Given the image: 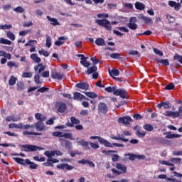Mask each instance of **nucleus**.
Instances as JSON below:
<instances>
[{
  "mask_svg": "<svg viewBox=\"0 0 182 182\" xmlns=\"http://www.w3.org/2000/svg\"><path fill=\"white\" fill-rule=\"evenodd\" d=\"M105 92H108V93L113 92L115 96H120L122 99L127 98V92L124 89L117 90V87H107L105 89Z\"/></svg>",
  "mask_w": 182,
  "mask_h": 182,
  "instance_id": "obj_1",
  "label": "nucleus"
},
{
  "mask_svg": "<svg viewBox=\"0 0 182 182\" xmlns=\"http://www.w3.org/2000/svg\"><path fill=\"white\" fill-rule=\"evenodd\" d=\"M44 154L48 157V161H51V163H59L58 159H53V157H55V156H63V153L58 150L46 151Z\"/></svg>",
  "mask_w": 182,
  "mask_h": 182,
  "instance_id": "obj_2",
  "label": "nucleus"
},
{
  "mask_svg": "<svg viewBox=\"0 0 182 182\" xmlns=\"http://www.w3.org/2000/svg\"><path fill=\"white\" fill-rule=\"evenodd\" d=\"M116 168H112L111 171L115 174V176H120L122 174H125L126 171H127V166L124 164L116 163L115 164ZM119 170V171H118Z\"/></svg>",
  "mask_w": 182,
  "mask_h": 182,
  "instance_id": "obj_3",
  "label": "nucleus"
},
{
  "mask_svg": "<svg viewBox=\"0 0 182 182\" xmlns=\"http://www.w3.org/2000/svg\"><path fill=\"white\" fill-rule=\"evenodd\" d=\"M95 23L102 26L106 31H112V29L111 23L106 18L95 20Z\"/></svg>",
  "mask_w": 182,
  "mask_h": 182,
  "instance_id": "obj_4",
  "label": "nucleus"
},
{
  "mask_svg": "<svg viewBox=\"0 0 182 182\" xmlns=\"http://www.w3.org/2000/svg\"><path fill=\"white\" fill-rule=\"evenodd\" d=\"M90 139L91 140H96L97 139L99 143H100V144H102L103 146H105V147H113V145L112 144V143L109 142L107 140L99 136H91L90 137Z\"/></svg>",
  "mask_w": 182,
  "mask_h": 182,
  "instance_id": "obj_5",
  "label": "nucleus"
},
{
  "mask_svg": "<svg viewBox=\"0 0 182 182\" xmlns=\"http://www.w3.org/2000/svg\"><path fill=\"white\" fill-rule=\"evenodd\" d=\"M22 149H24V151H36L37 150H38L39 151H41V150H45L44 148L41 147V146H35V145H22Z\"/></svg>",
  "mask_w": 182,
  "mask_h": 182,
  "instance_id": "obj_6",
  "label": "nucleus"
},
{
  "mask_svg": "<svg viewBox=\"0 0 182 182\" xmlns=\"http://www.w3.org/2000/svg\"><path fill=\"white\" fill-rule=\"evenodd\" d=\"M97 109L98 113L101 114H106L109 112V107H107V105L105 102H100Z\"/></svg>",
  "mask_w": 182,
  "mask_h": 182,
  "instance_id": "obj_7",
  "label": "nucleus"
},
{
  "mask_svg": "<svg viewBox=\"0 0 182 182\" xmlns=\"http://www.w3.org/2000/svg\"><path fill=\"white\" fill-rule=\"evenodd\" d=\"M136 22H137V18L132 17L130 18L129 23L127 24L128 28L132 31H136L138 27L137 24H136Z\"/></svg>",
  "mask_w": 182,
  "mask_h": 182,
  "instance_id": "obj_8",
  "label": "nucleus"
},
{
  "mask_svg": "<svg viewBox=\"0 0 182 182\" xmlns=\"http://www.w3.org/2000/svg\"><path fill=\"white\" fill-rule=\"evenodd\" d=\"M164 114L166 117H172V119H177V117H180V112L178 111L173 112V111H166Z\"/></svg>",
  "mask_w": 182,
  "mask_h": 182,
  "instance_id": "obj_9",
  "label": "nucleus"
},
{
  "mask_svg": "<svg viewBox=\"0 0 182 182\" xmlns=\"http://www.w3.org/2000/svg\"><path fill=\"white\" fill-rule=\"evenodd\" d=\"M132 119L129 116H126L124 117H119L118 119V123L122 124H130V122H132Z\"/></svg>",
  "mask_w": 182,
  "mask_h": 182,
  "instance_id": "obj_10",
  "label": "nucleus"
},
{
  "mask_svg": "<svg viewBox=\"0 0 182 182\" xmlns=\"http://www.w3.org/2000/svg\"><path fill=\"white\" fill-rule=\"evenodd\" d=\"M52 79H56L57 80H62L63 79V74L62 73L53 70L51 73Z\"/></svg>",
  "mask_w": 182,
  "mask_h": 182,
  "instance_id": "obj_11",
  "label": "nucleus"
},
{
  "mask_svg": "<svg viewBox=\"0 0 182 182\" xmlns=\"http://www.w3.org/2000/svg\"><path fill=\"white\" fill-rule=\"evenodd\" d=\"M57 168H58L59 170L70 171V170H73L74 167L73 166H70L66 164H60L57 165Z\"/></svg>",
  "mask_w": 182,
  "mask_h": 182,
  "instance_id": "obj_12",
  "label": "nucleus"
},
{
  "mask_svg": "<svg viewBox=\"0 0 182 182\" xmlns=\"http://www.w3.org/2000/svg\"><path fill=\"white\" fill-rule=\"evenodd\" d=\"M36 129L37 132H43L48 130V128H46V127L43 124V122H38L36 124Z\"/></svg>",
  "mask_w": 182,
  "mask_h": 182,
  "instance_id": "obj_13",
  "label": "nucleus"
},
{
  "mask_svg": "<svg viewBox=\"0 0 182 182\" xmlns=\"http://www.w3.org/2000/svg\"><path fill=\"white\" fill-rule=\"evenodd\" d=\"M46 18L48 19V22H50V25H53V26H60V23H59L58 19L55 18H52L50 16H47Z\"/></svg>",
  "mask_w": 182,
  "mask_h": 182,
  "instance_id": "obj_14",
  "label": "nucleus"
},
{
  "mask_svg": "<svg viewBox=\"0 0 182 182\" xmlns=\"http://www.w3.org/2000/svg\"><path fill=\"white\" fill-rule=\"evenodd\" d=\"M14 160L18 164H21L22 166H26V164H31V161L29 159H23L21 158H14Z\"/></svg>",
  "mask_w": 182,
  "mask_h": 182,
  "instance_id": "obj_15",
  "label": "nucleus"
},
{
  "mask_svg": "<svg viewBox=\"0 0 182 182\" xmlns=\"http://www.w3.org/2000/svg\"><path fill=\"white\" fill-rule=\"evenodd\" d=\"M76 141L78 146H82L89 149V141H85V139H80V138H77Z\"/></svg>",
  "mask_w": 182,
  "mask_h": 182,
  "instance_id": "obj_16",
  "label": "nucleus"
},
{
  "mask_svg": "<svg viewBox=\"0 0 182 182\" xmlns=\"http://www.w3.org/2000/svg\"><path fill=\"white\" fill-rule=\"evenodd\" d=\"M168 5L171 8H174L175 11H180V7L181 6V4L180 3H176L173 1H169Z\"/></svg>",
  "mask_w": 182,
  "mask_h": 182,
  "instance_id": "obj_17",
  "label": "nucleus"
},
{
  "mask_svg": "<svg viewBox=\"0 0 182 182\" xmlns=\"http://www.w3.org/2000/svg\"><path fill=\"white\" fill-rule=\"evenodd\" d=\"M46 69V65H43V64H38V65H36L34 67V70L36 72L38 70V73H42V72H43V70H45Z\"/></svg>",
  "mask_w": 182,
  "mask_h": 182,
  "instance_id": "obj_18",
  "label": "nucleus"
},
{
  "mask_svg": "<svg viewBox=\"0 0 182 182\" xmlns=\"http://www.w3.org/2000/svg\"><path fill=\"white\" fill-rule=\"evenodd\" d=\"M65 41H68L67 37H64V36L60 37L58 38V40L55 42V45L56 46H60L61 45H63V43H65Z\"/></svg>",
  "mask_w": 182,
  "mask_h": 182,
  "instance_id": "obj_19",
  "label": "nucleus"
},
{
  "mask_svg": "<svg viewBox=\"0 0 182 182\" xmlns=\"http://www.w3.org/2000/svg\"><path fill=\"white\" fill-rule=\"evenodd\" d=\"M76 87L82 90H87V89H89V84L86 82H80L76 84Z\"/></svg>",
  "mask_w": 182,
  "mask_h": 182,
  "instance_id": "obj_20",
  "label": "nucleus"
},
{
  "mask_svg": "<svg viewBox=\"0 0 182 182\" xmlns=\"http://www.w3.org/2000/svg\"><path fill=\"white\" fill-rule=\"evenodd\" d=\"M95 43L97 46H106V41H105V39L102 38H97Z\"/></svg>",
  "mask_w": 182,
  "mask_h": 182,
  "instance_id": "obj_21",
  "label": "nucleus"
},
{
  "mask_svg": "<svg viewBox=\"0 0 182 182\" xmlns=\"http://www.w3.org/2000/svg\"><path fill=\"white\" fill-rule=\"evenodd\" d=\"M158 142L160 144H164L165 146H171V141L168 140V139H166L164 138H160L158 140Z\"/></svg>",
  "mask_w": 182,
  "mask_h": 182,
  "instance_id": "obj_22",
  "label": "nucleus"
},
{
  "mask_svg": "<svg viewBox=\"0 0 182 182\" xmlns=\"http://www.w3.org/2000/svg\"><path fill=\"white\" fill-rule=\"evenodd\" d=\"M181 137V135L178 134H171V132H167L166 135V139H178Z\"/></svg>",
  "mask_w": 182,
  "mask_h": 182,
  "instance_id": "obj_23",
  "label": "nucleus"
},
{
  "mask_svg": "<svg viewBox=\"0 0 182 182\" xmlns=\"http://www.w3.org/2000/svg\"><path fill=\"white\" fill-rule=\"evenodd\" d=\"M83 99H86V97L82 95L80 92L74 93V100H83Z\"/></svg>",
  "mask_w": 182,
  "mask_h": 182,
  "instance_id": "obj_24",
  "label": "nucleus"
},
{
  "mask_svg": "<svg viewBox=\"0 0 182 182\" xmlns=\"http://www.w3.org/2000/svg\"><path fill=\"white\" fill-rule=\"evenodd\" d=\"M157 107H159V109H161V107H164V109H170V102H161L157 105Z\"/></svg>",
  "mask_w": 182,
  "mask_h": 182,
  "instance_id": "obj_25",
  "label": "nucleus"
},
{
  "mask_svg": "<svg viewBox=\"0 0 182 182\" xmlns=\"http://www.w3.org/2000/svg\"><path fill=\"white\" fill-rule=\"evenodd\" d=\"M31 59H32V60H33V62H35L36 63H41V58H39L38 56V54L36 53H33L30 56Z\"/></svg>",
  "mask_w": 182,
  "mask_h": 182,
  "instance_id": "obj_26",
  "label": "nucleus"
},
{
  "mask_svg": "<svg viewBox=\"0 0 182 182\" xmlns=\"http://www.w3.org/2000/svg\"><path fill=\"white\" fill-rule=\"evenodd\" d=\"M135 8L138 11H143V9H144V8H146V6L143 3H141L139 1H136L135 3Z\"/></svg>",
  "mask_w": 182,
  "mask_h": 182,
  "instance_id": "obj_27",
  "label": "nucleus"
},
{
  "mask_svg": "<svg viewBox=\"0 0 182 182\" xmlns=\"http://www.w3.org/2000/svg\"><path fill=\"white\" fill-rule=\"evenodd\" d=\"M35 117L39 122H45V120H46V117H45V115H43L41 113H36L35 114Z\"/></svg>",
  "mask_w": 182,
  "mask_h": 182,
  "instance_id": "obj_28",
  "label": "nucleus"
},
{
  "mask_svg": "<svg viewBox=\"0 0 182 182\" xmlns=\"http://www.w3.org/2000/svg\"><path fill=\"white\" fill-rule=\"evenodd\" d=\"M58 110L60 113H63V112L66 110V104L65 103H60L58 104Z\"/></svg>",
  "mask_w": 182,
  "mask_h": 182,
  "instance_id": "obj_29",
  "label": "nucleus"
},
{
  "mask_svg": "<svg viewBox=\"0 0 182 182\" xmlns=\"http://www.w3.org/2000/svg\"><path fill=\"white\" fill-rule=\"evenodd\" d=\"M0 56H4V58H6L9 60L12 58V55H11V53H6L4 50H0Z\"/></svg>",
  "mask_w": 182,
  "mask_h": 182,
  "instance_id": "obj_30",
  "label": "nucleus"
},
{
  "mask_svg": "<svg viewBox=\"0 0 182 182\" xmlns=\"http://www.w3.org/2000/svg\"><path fill=\"white\" fill-rule=\"evenodd\" d=\"M7 66L10 68L12 69V68H19V65L15 61H9L7 63Z\"/></svg>",
  "mask_w": 182,
  "mask_h": 182,
  "instance_id": "obj_31",
  "label": "nucleus"
},
{
  "mask_svg": "<svg viewBox=\"0 0 182 182\" xmlns=\"http://www.w3.org/2000/svg\"><path fill=\"white\" fill-rule=\"evenodd\" d=\"M155 60H156V62H159V63H162V65H164V66H168V65H170V63L167 59L163 60V59L156 58Z\"/></svg>",
  "mask_w": 182,
  "mask_h": 182,
  "instance_id": "obj_32",
  "label": "nucleus"
},
{
  "mask_svg": "<svg viewBox=\"0 0 182 182\" xmlns=\"http://www.w3.org/2000/svg\"><path fill=\"white\" fill-rule=\"evenodd\" d=\"M18 80V78H16L14 76H11L9 80V85L10 86H14L16 83V81Z\"/></svg>",
  "mask_w": 182,
  "mask_h": 182,
  "instance_id": "obj_33",
  "label": "nucleus"
},
{
  "mask_svg": "<svg viewBox=\"0 0 182 182\" xmlns=\"http://www.w3.org/2000/svg\"><path fill=\"white\" fill-rule=\"evenodd\" d=\"M34 82L36 85H41L42 82L41 81V75L36 73L34 75Z\"/></svg>",
  "mask_w": 182,
  "mask_h": 182,
  "instance_id": "obj_34",
  "label": "nucleus"
},
{
  "mask_svg": "<svg viewBox=\"0 0 182 182\" xmlns=\"http://www.w3.org/2000/svg\"><path fill=\"white\" fill-rule=\"evenodd\" d=\"M46 46L50 48V46H52V38H50L49 36H46Z\"/></svg>",
  "mask_w": 182,
  "mask_h": 182,
  "instance_id": "obj_35",
  "label": "nucleus"
},
{
  "mask_svg": "<svg viewBox=\"0 0 182 182\" xmlns=\"http://www.w3.org/2000/svg\"><path fill=\"white\" fill-rule=\"evenodd\" d=\"M120 72L117 69H113L111 71H109V75L112 76V77H114V76H119Z\"/></svg>",
  "mask_w": 182,
  "mask_h": 182,
  "instance_id": "obj_36",
  "label": "nucleus"
},
{
  "mask_svg": "<svg viewBox=\"0 0 182 182\" xmlns=\"http://www.w3.org/2000/svg\"><path fill=\"white\" fill-rule=\"evenodd\" d=\"M85 95L87 96V97H90V99H96V97H97V94H96L95 92H86Z\"/></svg>",
  "mask_w": 182,
  "mask_h": 182,
  "instance_id": "obj_37",
  "label": "nucleus"
},
{
  "mask_svg": "<svg viewBox=\"0 0 182 182\" xmlns=\"http://www.w3.org/2000/svg\"><path fill=\"white\" fill-rule=\"evenodd\" d=\"M0 43H1L3 45H12V41H11L8 39H5L4 38H0Z\"/></svg>",
  "mask_w": 182,
  "mask_h": 182,
  "instance_id": "obj_38",
  "label": "nucleus"
},
{
  "mask_svg": "<svg viewBox=\"0 0 182 182\" xmlns=\"http://www.w3.org/2000/svg\"><path fill=\"white\" fill-rule=\"evenodd\" d=\"M23 134H24L25 136H26L27 134L28 135H33V136H41V135H42L41 133H39V132H31L29 131H24L23 132Z\"/></svg>",
  "mask_w": 182,
  "mask_h": 182,
  "instance_id": "obj_39",
  "label": "nucleus"
},
{
  "mask_svg": "<svg viewBox=\"0 0 182 182\" xmlns=\"http://www.w3.org/2000/svg\"><path fill=\"white\" fill-rule=\"evenodd\" d=\"M80 64L84 66V68H89L90 66V63L86 60V58H81Z\"/></svg>",
  "mask_w": 182,
  "mask_h": 182,
  "instance_id": "obj_40",
  "label": "nucleus"
},
{
  "mask_svg": "<svg viewBox=\"0 0 182 182\" xmlns=\"http://www.w3.org/2000/svg\"><path fill=\"white\" fill-rule=\"evenodd\" d=\"M96 70H97V67L92 66L87 68V73H88V75H92V73H95Z\"/></svg>",
  "mask_w": 182,
  "mask_h": 182,
  "instance_id": "obj_41",
  "label": "nucleus"
},
{
  "mask_svg": "<svg viewBox=\"0 0 182 182\" xmlns=\"http://www.w3.org/2000/svg\"><path fill=\"white\" fill-rule=\"evenodd\" d=\"M143 129H144V130H146L147 132H153L154 128L153 127V126L151 124H146L143 126Z\"/></svg>",
  "mask_w": 182,
  "mask_h": 182,
  "instance_id": "obj_42",
  "label": "nucleus"
},
{
  "mask_svg": "<svg viewBox=\"0 0 182 182\" xmlns=\"http://www.w3.org/2000/svg\"><path fill=\"white\" fill-rule=\"evenodd\" d=\"M111 139H112V140H121L122 141H124L125 143H127V141H129L128 139H124L123 137L116 136H112Z\"/></svg>",
  "mask_w": 182,
  "mask_h": 182,
  "instance_id": "obj_43",
  "label": "nucleus"
},
{
  "mask_svg": "<svg viewBox=\"0 0 182 182\" xmlns=\"http://www.w3.org/2000/svg\"><path fill=\"white\" fill-rule=\"evenodd\" d=\"M18 120H19V119L15 118L14 115L8 116L6 117V122H18Z\"/></svg>",
  "mask_w": 182,
  "mask_h": 182,
  "instance_id": "obj_44",
  "label": "nucleus"
},
{
  "mask_svg": "<svg viewBox=\"0 0 182 182\" xmlns=\"http://www.w3.org/2000/svg\"><path fill=\"white\" fill-rule=\"evenodd\" d=\"M9 127V129H22V124H10Z\"/></svg>",
  "mask_w": 182,
  "mask_h": 182,
  "instance_id": "obj_45",
  "label": "nucleus"
},
{
  "mask_svg": "<svg viewBox=\"0 0 182 182\" xmlns=\"http://www.w3.org/2000/svg\"><path fill=\"white\" fill-rule=\"evenodd\" d=\"M144 22L146 25H151V23H153V20L151 18L146 16L144 18Z\"/></svg>",
  "mask_w": 182,
  "mask_h": 182,
  "instance_id": "obj_46",
  "label": "nucleus"
},
{
  "mask_svg": "<svg viewBox=\"0 0 182 182\" xmlns=\"http://www.w3.org/2000/svg\"><path fill=\"white\" fill-rule=\"evenodd\" d=\"M170 161L172 163H174V164H180L181 162V158H171L170 159Z\"/></svg>",
  "mask_w": 182,
  "mask_h": 182,
  "instance_id": "obj_47",
  "label": "nucleus"
},
{
  "mask_svg": "<svg viewBox=\"0 0 182 182\" xmlns=\"http://www.w3.org/2000/svg\"><path fill=\"white\" fill-rule=\"evenodd\" d=\"M97 18H100L101 19H106L109 18V14L106 13H102V14H99L97 15Z\"/></svg>",
  "mask_w": 182,
  "mask_h": 182,
  "instance_id": "obj_48",
  "label": "nucleus"
},
{
  "mask_svg": "<svg viewBox=\"0 0 182 182\" xmlns=\"http://www.w3.org/2000/svg\"><path fill=\"white\" fill-rule=\"evenodd\" d=\"M14 12H17L18 14H23L25 12V9L22 8V6H18L14 9Z\"/></svg>",
  "mask_w": 182,
  "mask_h": 182,
  "instance_id": "obj_49",
  "label": "nucleus"
},
{
  "mask_svg": "<svg viewBox=\"0 0 182 182\" xmlns=\"http://www.w3.org/2000/svg\"><path fill=\"white\" fill-rule=\"evenodd\" d=\"M6 36L11 41H14L15 40V34H14V33L11 32V31L7 32Z\"/></svg>",
  "mask_w": 182,
  "mask_h": 182,
  "instance_id": "obj_50",
  "label": "nucleus"
},
{
  "mask_svg": "<svg viewBox=\"0 0 182 182\" xmlns=\"http://www.w3.org/2000/svg\"><path fill=\"white\" fill-rule=\"evenodd\" d=\"M24 88H25V84H23L21 81L17 82V90H23Z\"/></svg>",
  "mask_w": 182,
  "mask_h": 182,
  "instance_id": "obj_51",
  "label": "nucleus"
},
{
  "mask_svg": "<svg viewBox=\"0 0 182 182\" xmlns=\"http://www.w3.org/2000/svg\"><path fill=\"white\" fill-rule=\"evenodd\" d=\"M112 161H113V163H116V161H119V159H120V156L119 155H117V154H112Z\"/></svg>",
  "mask_w": 182,
  "mask_h": 182,
  "instance_id": "obj_52",
  "label": "nucleus"
},
{
  "mask_svg": "<svg viewBox=\"0 0 182 182\" xmlns=\"http://www.w3.org/2000/svg\"><path fill=\"white\" fill-rule=\"evenodd\" d=\"M173 60H178V62H179V63H181L182 65V55H180L178 54H175L173 57Z\"/></svg>",
  "mask_w": 182,
  "mask_h": 182,
  "instance_id": "obj_53",
  "label": "nucleus"
},
{
  "mask_svg": "<svg viewBox=\"0 0 182 182\" xmlns=\"http://www.w3.org/2000/svg\"><path fill=\"white\" fill-rule=\"evenodd\" d=\"M39 55H43V56H45L46 58H48V56H49V52L43 50V49H41L38 51Z\"/></svg>",
  "mask_w": 182,
  "mask_h": 182,
  "instance_id": "obj_54",
  "label": "nucleus"
},
{
  "mask_svg": "<svg viewBox=\"0 0 182 182\" xmlns=\"http://www.w3.org/2000/svg\"><path fill=\"white\" fill-rule=\"evenodd\" d=\"M11 28H12V25L11 24L0 25V29L3 31H5V29H11Z\"/></svg>",
  "mask_w": 182,
  "mask_h": 182,
  "instance_id": "obj_55",
  "label": "nucleus"
},
{
  "mask_svg": "<svg viewBox=\"0 0 182 182\" xmlns=\"http://www.w3.org/2000/svg\"><path fill=\"white\" fill-rule=\"evenodd\" d=\"M70 120H71V123L73 124H80V120L76 119L75 117H72L70 118Z\"/></svg>",
  "mask_w": 182,
  "mask_h": 182,
  "instance_id": "obj_56",
  "label": "nucleus"
},
{
  "mask_svg": "<svg viewBox=\"0 0 182 182\" xmlns=\"http://www.w3.org/2000/svg\"><path fill=\"white\" fill-rule=\"evenodd\" d=\"M102 153H103L104 154H106V156H112V153H117V151H106V150H102Z\"/></svg>",
  "mask_w": 182,
  "mask_h": 182,
  "instance_id": "obj_57",
  "label": "nucleus"
},
{
  "mask_svg": "<svg viewBox=\"0 0 182 182\" xmlns=\"http://www.w3.org/2000/svg\"><path fill=\"white\" fill-rule=\"evenodd\" d=\"M62 137H64L65 139H70V140H73V138H72V133H63Z\"/></svg>",
  "mask_w": 182,
  "mask_h": 182,
  "instance_id": "obj_58",
  "label": "nucleus"
},
{
  "mask_svg": "<svg viewBox=\"0 0 182 182\" xmlns=\"http://www.w3.org/2000/svg\"><path fill=\"white\" fill-rule=\"evenodd\" d=\"M136 134L138 136V137H144V136H146V132L136 131Z\"/></svg>",
  "mask_w": 182,
  "mask_h": 182,
  "instance_id": "obj_59",
  "label": "nucleus"
},
{
  "mask_svg": "<svg viewBox=\"0 0 182 182\" xmlns=\"http://www.w3.org/2000/svg\"><path fill=\"white\" fill-rule=\"evenodd\" d=\"M65 149H73L72 142H70V141H65Z\"/></svg>",
  "mask_w": 182,
  "mask_h": 182,
  "instance_id": "obj_60",
  "label": "nucleus"
},
{
  "mask_svg": "<svg viewBox=\"0 0 182 182\" xmlns=\"http://www.w3.org/2000/svg\"><path fill=\"white\" fill-rule=\"evenodd\" d=\"M174 87H175L174 84L170 83L165 87V89H166V90H173V89H174Z\"/></svg>",
  "mask_w": 182,
  "mask_h": 182,
  "instance_id": "obj_61",
  "label": "nucleus"
},
{
  "mask_svg": "<svg viewBox=\"0 0 182 182\" xmlns=\"http://www.w3.org/2000/svg\"><path fill=\"white\" fill-rule=\"evenodd\" d=\"M89 144L92 149H94L95 150H97L99 149V144H95L93 142H89Z\"/></svg>",
  "mask_w": 182,
  "mask_h": 182,
  "instance_id": "obj_62",
  "label": "nucleus"
},
{
  "mask_svg": "<svg viewBox=\"0 0 182 182\" xmlns=\"http://www.w3.org/2000/svg\"><path fill=\"white\" fill-rule=\"evenodd\" d=\"M153 50L156 55H158L159 56H163V52L161 50L157 49V48H153Z\"/></svg>",
  "mask_w": 182,
  "mask_h": 182,
  "instance_id": "obj_63",
  "label": "nucleus"
},
{
  "mask_svg": "<svg viewBox=\"0 0 182 182\" xmlns=\"http://www.w3.org/2000/svg\"><path fill=\"white\" fill-rule=\"evenodd\" d=\"M63 133V132H53L52 134L54 137H62Z\"/></svg>",
  "mask_w": 182,
  "mask_h": 182,
  "instance_id": "obj_64",
  "label": "nucleus"
}]
</instances>
